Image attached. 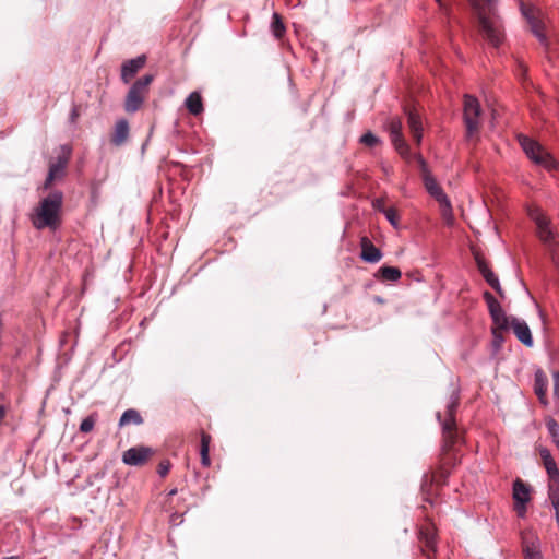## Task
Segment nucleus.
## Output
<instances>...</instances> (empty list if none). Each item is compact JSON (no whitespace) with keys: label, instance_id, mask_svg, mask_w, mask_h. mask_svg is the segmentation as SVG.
I'll return each instance as SVG.
<instances>
[{"label":"nucleus","instance_id":"f257e3e1","mask_svg":"<svg viewBox=\"0 0 559 559\" xmlns=\"http://www.w3.org/2000/svg\"><path fill=\"white\" fill-rule=\"evenodd\" d=\"M487 12L477 0H471L477 14L478 26L486 40L493 47H499L503 40V25L496 12V0H484Z\"/></svg>","mask_w":559,"mask_h":559},{"label":"nucleus","instance_id":"f03ea898","mask_svg":"<svg viewBox=\"0 0 559 559\" xmlns=\"http://www.w3.org/2000/svg\"><path fill=\"white\" fill-rule=\"evenodd\" d=\"M63 204V193L52 190L43 198L35 209L32 223L36 229H56L60 225V213Z\"/></svg>","mask_w":559,"mask_h":559},{"label":"nucleus","instance_id":"7ed1b4c3","mask_svg":"<svg viewBox=\"0 0 559 559\" xmlns=\"http://www.w3.org/2000/svg\"><path fill=\"white\" fill-rule=\"evenodd\" d=\"M459 392L453 391L450 401L447 404L445 418L442 419L440 412H438L436 415L442 427V435L447 445L454 444L460 439L454 419V414L459 405Z\"/></svg>","mask_w":559,"mask_h":559},{"label":"nucleus","instance_id":"20e7f679","mask_svg":"<svg viewBox=\"0 0 559 559\" xmlns=\"http://www.w3.org/2000/svg\"><path fill=\"white\" fill-rule=\"evenodd\" d=\"M483 109L479 100L468 94L464 95L463 118L466 127V136L472 139L478 133L481 126Z\"/></svg>","mask_w":559,"mask_h":559},{"label":"nucleus","instance_id":"39448f33","mask_svg":"<svg viewBox=\"0 0 559 559\" xmlns=\"http://www.w3.org/2000/svg\"><path fill=\"white\" fill-rule=\"evenodd\" d=\"M518 140L526 156L535 164L544 166L545 168L555 166L552 157L546 153L536 141L524 134H520Z\"/></svg>","mask_w":559,"mask_h":559},{"label":"nucleus","instance_id":"423d86ee","mask_svg":"<svg viewBox=\"0 0 559 559\" xmlns=\"http://www.w3.org/2000/svg\"><path fill=\"white\" fill-rule=\"evenodd\" d=\"M414 158L416 159L419 169L423 174V180L427 192L436 199V201L440 204L441 202L448 200V197L444 194L442 188L437 183L435 178L428 171V166L425 159L420 154H415Z\"/></svg>","mask_w":559,"mask_h":559},{"label":"nucleus","instance_id":"0eeeda50","mask_svg":"<svg viewBox=\"0 0 559 559\" xmlns=\"http://www.w3.org/2000/svg\"><path fill=\"white\" fill-rule=\"evenodd\" d=\"M388 129L390 132L391 142L397 153L406 160H409L412 157H414L411 153L408 144L403 136L401 120L392 119L389 122Z\"/></svg>","mask_w":559,"mask_h":559},{"label":"nucleus","instance_id":"6e6552de","mask_svg":"<svg viewBox=\"0 0 559 559\" xmlns=\"http://www.w3.org/2000/svg\"><path fill=\"white\" fill-rule=\"evenodd\" d=\"M523 14L526 16L527 22L530 24L532 33L536 36L538 41L545 47L547 50L548 60L554 63L555 67H559V60H555V53L549 48V41L547 39L546 34L544 33V24L542 21L536 19L533 15H527L525 12Z\"/></svg>","mask_w":559,"mask_h":559},{"label":"nucleus","instance_id":"1a4fd4ad","mask_svg":"<svg viewBox=\"0 0 559 559\" xmlns=\"http://www.w3.org/2000/svg\"><path fill=\"white\" fill-rule=\"evenodd\" d=\"M153 454L154 450L150 447H133L123 452L122 462L130 466H141Z\"/></svg>","mask_w":559,"mask_h":559},{"label":"nucleus","instance_id":"9d476101","mask_svg":"<svg viewBox=\"0 0 559 559\" xmlns=\"http://www.w3.org/2000/svg\"><path fill=\"white\" fill-rule=\"evenodd\" d=\"M61 150L63 154L59 155L56 160L49 164L48 175H51L56 180H61L66 176V168L71 153V150L67 145L61 146Z\"/></svg>","mask_w":559,"mask_h":559},{"label":"nucleus","instance_id":"9b49d317","mask_svg":"<svg viewBox=\"0 0 559 559\" xmlns=\"http://www.w3.org/2000/svg\"><path fill=\"white\" fill-rule=\"evenodd\" d=\"M405 115L407 118V126L414 141L419 145L423 139V126L419 114L415 108L405 107Z\"/></svg>","mask_w":559,"mask_h":559},{"label":"nucleus","instance_id":"f8f14e48","mask_svg":"<svg viewBox=\"0 0 559 559\" xmlns=\"http://www.w3.org/2000/svg\"><path fill=\"white\" fill-rule=\"evenodd\" d=\"M511 328L516 338L525 346L534 345L533 336L527 323L524 320L511 317Z\"/></svg>","mask_w":559,"mask_h":559},{"label":"nucleus","instance_id":"ddd939ff","mask_svg":"<svg viewBox=\"0 0 559 559\" xmlns=\"http://www.w3.org/2000/svg\"><path fill=\"white\" fill-rule=\"evenodd\" d=\"M146 57L144 55L138 56L136 58L130 59L121 66V80L124 83H129L130 80L138 73L140 69L144 67Z\"/></svg>","mask_w":559,"mask_h":559},{"label":"nucleus","instance_id":"4468645a","mask_svg":"<svg viewBox=\"0 0 559 559\" xmlns=\"http://www.w3.org/2000/svg\"><path fill=\"white\" fill-rule=\"evenodd\" d=\"M476 264L479 273L483 275L488 285L499 294L500 297H504V293L501 288L498 276L489 269L487 263L480 259L476 258Z\"/></svg>","mask_w":559,"mask_h":559},{"label":"nucleus","instance_id":"2eb2a0df","mask_svg":"<svg viewBox=\"0 0 559 559\" xmlns=\"http://www.w3.org/2000/svg\"><path fill=\"white\" fill-rule=\"evenodd\" d=\"M360 259L367 263H377L382 258V252L377 248L368 237H362L360 240Z\"/></svg>","mask_w":559,"mask_h":559},{"label":"nucleus","instance_id":"dca6fc26","mask_svg":"<svg viewBox=\"0 0 559 559\" xmlns=\"http://www.w3.org/2000/svg\"><path fill=\"white\" fill-rule=\"evenodd\" d=\"M146 93L136 90L135 87L131 86L124 100V110L127 112H135L140 109L141 105L144 102Z\"/></svg>","mask_w":559,"mask_h":559},{"label":"nucleus","instance_id":"f3484780","mask_svg":"<svg viewBox=\"0 0 559 559\" xmlns=\"http://www.w3.org/2000/svg\"><path fill=\"white\" fill-rule=\"evenodd\" d=\"M129 123L126 119H120L115 126V130L111 136V143L115 146H121L126 143L129 138Z\"/></svg>","mask_w":559,"mask_h":559},{"label":"nucleus","instance_id":"a211bd4d","mask_svg":"<svg viewBox=\"0 0 559 559\" xmlns=\"http://www.w3.org/2000/svg\"><path fill=\"white\" fill-rule=\"evenodd\" d=\"M547 385H548V380H547L545 372L543 370L538 369L534 376V391L543 404L547 403V401H546L547 388H548Z\"/></svg>","mask_w":559,"mask_h":559},{"label":"nucleus","instance_id":"6ab92c4d","mask_svg":"<svg viewBox=\"0 0 559 559\" xmlns=\"http://www.w3.org/2000/svg\"><path fill=\"white\" fill-rule=\"evenodd\" d=\"M539 453L549 476V480L559 483V469L550 452L547 449H540Z\"/></svg>","mask_w":559,"mask_h":559},{"label":"nucleus","instance_id":"aec40b11","mask_svg":"<svg viewBox=\"0 0 559 559\" xmlns=\"http://www.w3.org/2000/svg\"><path fill=\"white\" fill-rule=\"evenodd\" d=\"M513 500L516 504H523L530 501V486L520 478L513 483Z\"/></svg>","mask_w":559,"mask_h":559},{"label":"nucleus","instance_id":"412c9836","mask_svg":"<svg viewBox=\"0 0 559 559\" xmlns=\"http://www.w3.org/2000/svg\"><path fill=\"white\" fill-rule=\"evenodd\" d=\"M537 230H538V237L539 239L548 246H552L555 242L554 234L551 229L548 226V222L543 218L538 217L536 221Z\"/></svg>","mask_w":559,"mask_h":559},{"label":"nucleus","instance_id":"4be33fe9","mask_svg":"<svg viewBox=\"0 0 559 559\" xmlns=\"http://www.w3.org/2000/svg\"><path fill=\"white\" fill-rule=\"evenodd\" d=\"M186 107L190 114L198 116L203 111L202 98L199 93L193 92L186 98Z\"/></svg>","mask_w":559,"mask_h":559},{"label":"nucleus","instance_id":"5701e85b","mask_svg":"<svg viewBox=\"0 0 559 559\" xmlns=\"http://www.w3.org/2000/svg\"><path fill=\"white\" fill-rule=\"evenodd\" d=\"M129 424H134V425L143 424V418H142L141 414L134 408H129V409L124 411L119 419L120 427L129 425Z\"/></svg>","mask_w":559,"mask_h":559},{"label":"nucleus","instance_id":"b1692460","mask_svg":"<svg viewBox=\"0 0 559 559\" xmlns=\"http://www.w3.org/2000/svg\"><path fill=\"white\" fill-rule=\"evenodd\" d=\"M378 276L382 281L396 282L401 278L402 273H401L400 269H397L395 266L384 265L378 270Z\"/></svg>","mask_w":559,"mask_h":559},{"label":"nucleus","instance_id":"393cba45","mask_svg":"<svg viewBox=\"0 0 559 559\" xmlns=\"http://www.w3.org/2000/svg\"><path fill=\"white\" fill-rule=\"evenodd\" d=\"M210 442H211V437L207 433L203 432L201 435V449H200L201 463L203 466H210V464H211V460H210V455H209Z\"/></svg>","mask_w":559,"mask_h":559},{"label":"nucleus","instance_id":"a878e982","mask_svg":"<svg viewBox=\"0 0 559 559\" xmlns=\"http://www.w3.org/2000/svg\"><path fill=\"white\" fill-rule=\"evenodd\" d=\"M490 317L493 321L495 329L497 331L498 330H508L509 328H511V318L508 317L503 310L499 311L495 314H491Z\"/></svg>","mask_w":559,"mask_h":559},{"label":"nucleus","instance_id":"bb28decb","mask_svg":"<svg viewBox=\"0 0 559 559\" xmlns=\"http://www.w3.org/2000/svg\"><path fill=\"white\" fill-rule=\"evenodd\" d=\"M271 29L276 38H281L285 33V26L278 13L272 16Z\"/></svg>","mask_w":559,"mask_h":559},{"label":"nucleus","instance_id":"cd10ccee","mask_svg":"<svg viewBox=\"0 0 559 559\" xmlns=\"http://www.w3.org/2000/svg\"><path fill=\"white\" fill-rule=\"evenodd\" d=\"M523 552L526 559H543L542 554L534 543L528 544L523 539Z\"/></svg>","mask_w":559,"mask_h":559},{"label":"nucleus","instance_id":"c85d7f7f","mask_svg":"<svg viewBox=\"0 0 559 559\" xmlns=\"http://www.w3.org/2000/svg\"><path fill=\"white\" fill-rule=\"evenodd\" d=\"M359 143L365 145V146H367V147H374V146L381 144L382 141H381V139L379 136H377L371 131H367L366 133H364L360 136Z\"/></svg>","mask_w":559,"mask_h":559},{"label":"nucleus","instance_id":"c756f323","mask_svg":"<svg viewBox=\"0 0 559 559\" xmlns=\"http://www.w3.org/2000/svg\"><path fill=\"white\" fill-rule=\"evenodd\" d=\"M546 427L552 438L554 443L559 450V424L555 419L549 418L546 420Z\"/></svg>","mask_w":559,"mask_h":559},{"label":"nucleus","instance_id":"7c9ffc66","mask_svg":"<svg viewBox=\"0 0 559 559\" xmlns=\"http://www.w3.org/2000/svg\"><path fill=\"white\" fill-rule=\"evenodd\" d=\"M484 299L487 302L490 316L495 314V313H497L499 311H502V308H501L500 304L498 302V300L493 297V295L491 293L485 292L484 293Z\"/></svg>","mask_w":559,"mask_h":559},{"label":"nucleus","instance_id":"2f4dec72","mask_svg":"<svg viewBox=\"0 0 559 559\" xmlns=\"http://www.w3.org/2000/svg\"><path fill=\"white\" fill-rule=\"evenodd\" d=\"M548 497L551 501L552 507L559 506V483L558 481H549L548 485Z\"/></svg>","mask_w":559,"mask_h":559},{"label":"nucleus","instance_id":"473e14b6","mask_svg":"<svg viewBox=\"0 0 559 559\" xmlns=\"http://www.w3.org/2000/svg\"><path fill=\"white\" fill-rule=\"evenodd\" d=\"M153 80H154V75L153 74H145L142 78L138 79L132 84V86L135 87L139 91L147 93V87L153 82Z\"/></svg>","mask_w":559,"mask_h":559},{"label":"nucleus","instance_id":"72a5a7b5","mask_svg":"<svg viewBox=\"0 0 559 559\" xmlns=\"http://www.w3.org/2000/svg\"><path fill=\"white\" fill-rule=\"evenodd\" d=\"M441 215L448 225L453 223V214L450 200H445L440 203Z\"/></svg>","mask_w":559,"mask_h":559},{"label":"nucleus","instance_id":"f704fd0d","mask_svg":"<svg viewBox=\"0 0 559 559\" xmlns=\"http://www.w3.org/2000/svg\"><path fill=\"white\" fill-rule=\"evenodd\" d=\"M94 425H95V418L93 415L91 416H87L86 418H84L80 425V431L81 432H84V433H87L90 431L93 430L94 428Z\"/></svg>","mask_w":559,"mask_h":559},{"label":"nucleus","instance_id":"c9c22d12","mask_svg":"<svg viewBox=\"0 0 559 559\" xmlns=\"http://www.w3.org/2000/svg\"><path fill=\"white\" fill-rule=\"evenodd\" d=\"M385 218L394 226H397V214L394 209H383L382 212Z\"/></svg>","mask_w":559,"mask_h":559},{"label":"nucleus","instance_id":"e433bc0d","mask_svg":"<svg viewBox=\"0 0 559 559\" xmlns=\"http://www.w3.org/2000/svg\"><path fill=\"white\" fill-rule=\"evenodd\" d=\"M170 467H171V464L169 461L165 460V461H162L159 464H158V468H157V473L160 477H165L169 471H170Z\"/></svg>","mask_w":559,"mask_h":559},{"label":"nucleus","instance_id":"4c0bfd02","mask_svg":"<svg viewBox=\"0 0 559 559\" xmlns=\"http://www.w3.org/2000/svg\"><path fill=\"white\" fill-rule=\"evenodd\" d=\"M554 396L559 402V371L554 373Z\"/></svg>","mask_w":559,"mask_h":559},{"label":"nucleus","instance_id":"58836bf2","mask_svg":"<svg viewBox=\"0 0 559 559\" xmlns=\"http://www.w3.org/2000/svg\"><path fill=\"white\" fill-rule=\"evenodd\" d=\"M493 334V346L499 348L503 342V336L496 329H492Z\"/></svg>","mask_w":559,"mask_h":559},{"label":"nucleus","instance_id":"ea45409f","mask_svg":"<svg viewBox=\"0 0 559 559\" xmlns=\"http://www.w3.org/2000/svg\"><path fill=\"white\" fill-rule=\"evenodd\" d=\"M55 181H56V179L51 175H47L41 189L45 191L49 190Z\"/></svg>","mask_w":559,"mask_h":559},{"label":"nucleus","instance_id":"a19ab883","mask_svg":"<svg viewBox=\"0 0 559 559\" xmlns=\"http://www.w3.org/2000/svg\"><path fill=\"white\" fill-rule=\"evenodd\" d=\"M514 510L516 511L519 516L523 518L526 513V503H523V504L514 503Z\"/></svg>","mask_w":559,"mask_h":559},{"label":"nucleus","instance_id":"79ce46f5","mask_svg":"<svg viewBox=\"0 0 559 559\" xmlns=\"http://www.w3.org/2000/svg\"><path fill=\"white\" fill-rule=\"evenodd\" d=\"M373 207H374L376 210H378L379 212H381V213L383 212V209H386V207L384 206V201H383L382 199H376V200L373 201Z\"/></svg>","mask_w":559,"mask_h":559},{"label":"nucleus","instance_id":"37998d69","mask_svg":"<svg viewBox=\"0 0 559 559\" xmlns=\"http://www.w3.org/2000/svg\"><path fill=\"white\" fill-rule=\"evenodd\" d=\"M7 414V408L3 405H0V423L3 420Z\"/></svg>","mask_w":559,"mask_h":559},{"label":"nucleus","instance_id":"c03bdc74","mask_svg":"<svg viewBox=\"0 0 559 559\" xmlns=\"http://www.w3.org/2000/svg\"><path fill=\"white\" fill-rule=\"evenodd\" d=\"M78 115H79V114H78L76 108H73V109L71 110V115H70L71 120H72V121H74V120H75V118L78 117Z\"/></svg>","mask_w":559,"mask_h":559},{"label":"nucleus","instance_id":"a18cd8bd","mask_svg":"<svg viewBox=\"0 0 559 559\" xmlns=\"http://www.w3.org/2000/svg\"><path fill=\"white\" fill-rule=\"evenodd\" d=\"M554 509H555V512H556V523H557V526L559 528V506L554 507Z\"/></svg>","mask_w":559,"mask_h":559},{"label":"nucleus","instance_id":"49530a36","mask_svg":"<svg viewBox=\"0 0 559 559\" xmlns=\"http://www.w3.org/2000/svg\"><path fill=\"white\" fill-rule=\"evenodd\" d=\"M436 1L439 3V5H440L441 10H443V11H444V13H447V14H448V8H447V5H445L441 0H436Z\"/></svg>","mask_w":559,"mask_h":559},{"label":"nucleus","instance_id":"de8ad7c7","mask_svg":"<svg viewBox=\"0 0 559 559\" xmlns=\"http://www.w3.org/2000/svg\"><path fill=\"white\" fill-rule=\"evenodd\" d=\"M176 493H177V489H176V488H175V489H171V490L169 491V496H175Z\"/></svg>","mask_w":559,"mask_h":559},{"label":"nucleus","instance_id":"09e8293b","mask_svg":"<svg viewBox=\"0 0 559 559\" xmlns=\"http://www.w3.org/2000/svg\"><path fill=\"white\" fill-rule=\"evenodd\" d=\"M3 559H19V557H16V556H11V557H5V558H3Z\"/></svg>","mask_w":559,"mask_h":559}]
</instances>
